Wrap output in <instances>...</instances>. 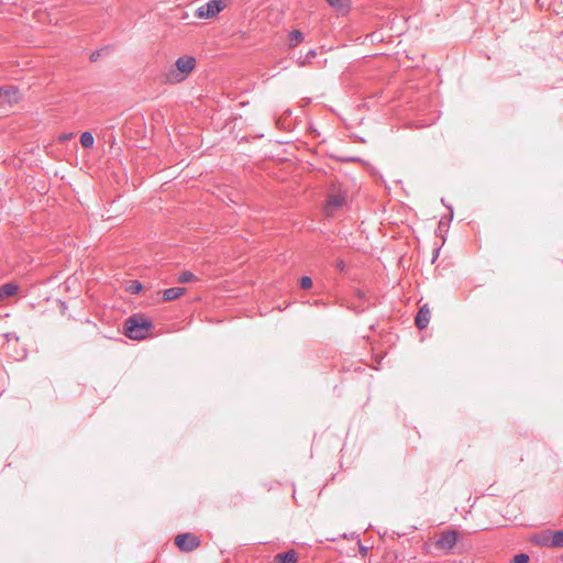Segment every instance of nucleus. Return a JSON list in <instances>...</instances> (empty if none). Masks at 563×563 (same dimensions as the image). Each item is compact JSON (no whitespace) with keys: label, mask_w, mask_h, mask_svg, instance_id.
I'll use <instances>...</instances> for the list:
<instances>
[{"label":"nucleus","mask_w":563,"mask_h":563,"mask_svg":"<svg viewBox=\"0 0 563 563\" xmlns=\"http://www.w3.org/2000/svg\"><path fill=\"white\" fill-rule=\"evenodd\" d=\"M197 60L191 55H183L175 60L164 74L163 78L166 84L178 85L185 81L196 68Z\"/></svg>","instance_id":"obj_1"},{"label":"nucleus","mask_w":563,"mask_h":563,"mask_svg":"<svg viewBox=\"0 0 563 563\" xmlns=\"http://www.w3.org/2000/svg\"><path fill=\"white\" fill-rule=\"evenodd\" d=\"M153 324L143 316H133L124 322V334L131 340H143L151 335Z\"/></svg>","instance_id":"obj_2"},{"label":"nucleus","mask_w":563,"mask_h":563,"mask_svg":"<svg viewBox=\"0 0 563 563\" xmlns=\"http://www.w3.org/2000/svg\"><path fill=\"white\" fill-rule=\"evenodd\" d=\"M231 0H210L197 8L195 15L198 19H212L224 10Z\"/></svg>","instance_id":"obj_3"},{"label":"nucleus","mask_w":563,"mask_h":563,"mask_svg":"<svg viewBox=\"0 0 563 563\" xmlns=\"http://www.w3.org/2000/svg\"><path fill=\"white\" fill-rule=\"evenodd\" d=\"M347 202L346 192L341 189L333 188L328 197L324 211L327 216L332 217L334 212Z\"/></svg>","instance_id":"obj_4"},{"label":"nucleus","mask_w":563,"mask_h":563,"mask_svg":"<svg viewBox=\"0 0 563 563\" xmlns=\"http://www.w3.org/2000/svg\"><path fill=\"white\" fill-rule=\"evenodd\" d=\"M175 544L184 552H190L200 544L199 539L192 533H183L176 537Z\"/></svg>","instance_id":"obj_5"},{"label":"nucleus","mask_w":563,"mask_h":563,"mask_svg":"<svg viewBox=\"0 0 563 563\" xmlns=\"http://www.w3.org/2000/svg\"><path fill=\"white\" fill-rule=\"evenodd\" d=\"M457 541V532L454 530L443 531L438 540L435 547L442 550H451L454 548Z\"/></svg>","instance_id":"obj_6"},{"label":"nucleus","mask_w":563,"mask_h":563,"mask_svg":"<svg viewBox=\"0 0 563 563\" xmlns=\"http://www.w3.org/2000/svg\"><path fill=\"white\" fill-rule=\"evenodd\" d=\"M430 316H431V309L429 308V306L426 303L423 305L419 311H418V314L416 317V324L419 329H424L428 327L429 324V321H430Z\"/></svg>","instance_id":"obj_7"},{"label":"nucleus","mask_w":563,"mask_h":563,"mask_svg":"<svg viewBox=\"0 0 563 563\" xmlns=\"http://www.w3.org/2000/svg\"><path fill=\"white\" fill-rule=\"evenodd\" d=\"M19 290V286L13 283H8L0 287V302L5 298L14 296Z\"/></svg>","instance_id":"obj_8"},{"label":"nucleus","mask_w":563,"mask_h":563,"mask_svg":"<svg viewBox=\"0 0 563 563\" xmlns=\"http://www.w3.org/2000/svg\"><path fill=\"white\" fill-rule=\"evenodd\" d=\"M185 291H186V288H184V287L168 288L163 292V299L165 301L175 300V299L179 298L180 296H183L185 294Z\"/></svg>","instance_id":"obj_9"},{"label":"nucleus","mask_w":563,"mask_h":563,"mask_svg":"<svg viewBox=\"0 0 563 563\" xmlns=\"http://www.w3.org/2000/svg\"><path fill=\"white\" fill-rule=\"evenodd\" d=\"M298 555L294 550H290L286 553H279L275 556V562L277 563H297Z\"/></svg>","instance_id":"obj_10"},{"label":"nucleus","mask_w":563,"mask_h":563,"mask_svg":"<svg viewBox=\"0 0 563 563\" xmlns=\"http://www.w3.org/2000/svg\"><path fill=\"white\" fill-rule=\"evenodd\" d=\"M327 2L338 11L345 13L350 9V1L349 0H327Z\"/></svg>","instance_id":"obj_11"},{"label":"nucleus","mask_w":563,"mask_h":563,"mask_svg":"<svg viewBox=\"0 0 563 563\" xmlns=\"http://www.w3.org/2000/svg\"><path fill=\"white\" fill-rule=\"evenodd\" d=\"M552 548H563V530H555L552 532Z\"/></svg>","instance_id":"obj_12"},{"label":"nucleus","mask_w":563,"mask_h":563,"mask_svg":"<svg viewBox=\"0 0 563 563\" xmlns=\"http://www.w3.org/2000/svg\"><path fill=\"white\" fill-rule=\"evenodd\" d=\"M80 143L86 148L92 147L95 143L93 135L90 132H84L80 136Z\"/></svg>","instance_id":"obj_13"},{"label":"nucleus","mask_w":563,"mask_h":563,"mask_svg":"<svg viewBox=\"0 0 563 563\" xmlns=\"http://www.w3.org/2000/svg\"><path fill=\"white\" fill-rule=\"evenodd\" d=\"M303 40V35L300 31L298 30H294L291 31L290 33V38H289V42H290V46H296L298 45L299 43H301Z\"/></svg>","instance_id":"obj_14"},{"label":"nucleus","mask_w":563,"mask_h":563,"mask_svg":"<svg viewBox=\"0 0 563 563\" xmlns=\"http://www.w3.org/2000/svg\"><path fill=\"white\" fill-rule=\"evenodd\" d=\"M552 532L553 531H547L542 534L539 536V539H538V542L541 544V545H545V547H552V542H551V539H552Z\"/></svg>","instance_id":"obj_15"},{"label":"nucleus","mask_w":563,"mask_h":563,"mask_svg":"<svg viewBox=\"0 0 563 563\" xmlns=\"http://www.w3.org/2000/svg\"><path fill=\"white\" fill-rule=\"evenodd\" d=\"M177 280L179 283H190L196 280V276L192 273L186 271L178 276Z\"/></svg>","instance_id":"obj_16"},{"label":"nucleus","mask_w":563,"mask_h":563,"mask_svg":"<svg viewBox=\"0 0 563 563\" xmlns=\"http://www.w3.org/2000/svg\"><path fill=\"white\" fill-rule=\"evenodd\" d=\"M300 286L303 289H309L312 286V279L308 276H305L300 279Z\"/></svg>","instance_id":"obj_17"},{"label":"nucleus","mask_w":563,"mask_h":563,"mask_svg":"<svg viewBox=\"0 0 563 563\" xmlns=\"http://www.w3.org/2000/svg\"><path fill=\"white\" fill-rule=\"evenodd\" d=\"M529 562V556L527 554H517L514 560H512V563H528Z\"/></svg>","instance_id":"obj_18"},{"label":"nucleus","mask_w":563,"mask_h":563,"mask_svg":"<svg viewBox=\"0 0 563 563\" xmlns=\"http://www.w3.org/2000/svg\"><path fill=\"white\" fill-rule=\"evenodd\" d=\"M142 289V285L137 282H133L130 287H129V290L132 292V294H137L140 292Z\"/></svg>","instance_id":"obj_19"},{"label":"nucleus","mask_w":563,"mask_h":563,"mask_svg":"<svg viewBox=\"0 0 563 563\" xmlns=\"http://www.w3.org/2000/svg\"><path fill=\"white\" fill-rule=\"evenodd\" d=\"M73 135H74L73 133L62 134V135L58 137V140H59L60 142H65V141H68L69 139H71V137H73Z\"/></svg>","instance_id":"obj_20"},{"label":"nucleus","mask_w":563,"mask_h":563,"mask_svg":"<svg viewBox=\"0 0 563 563\" xmlns=\"http://www.w3.org/2000/svg\"><path fill=\"white\" fill-rule=\"evenodd\" d=\"M344 262L342 260H336L335 261V267L340 271H343L344 269Z\"/></svg>","instance_id":"obj_21"}]
</instances>
